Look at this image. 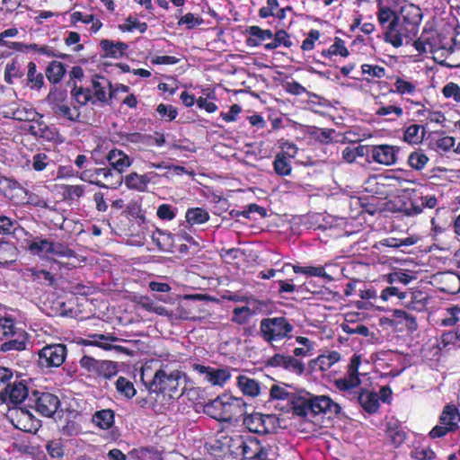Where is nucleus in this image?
<instances>
[{
	"label": "nucleus",
	"instance_id": "2f4dec72",
	"mask_svg": "<svg viewBox=\"0 0 460 460\" xmlns=\"http://www.w3.org/2000/svg\"><path fill=\"white\" fill-rule=\"evenodd\" d=\"M27 84L31 89H40L44 85V76L42 73H37V66L34 62L28 64Z\"/></svg>",
	"mask_w": 460,
	"mask_h": 460
},
{
	"label": "nucleus",
	"instance_id": "cd10ccee",
	"mask_svg": "<svg viewBox=\"0 0 460 460\" xmlns=\"http://www.w3.org/2000/svg\"><path fill=\"white\" fill-rule=\"evenodd\" d=\"M93 421L101 429H108L114 423V412L110 409L98 411L93 414Z\"/></svg>",
	"mask_w": 460,
	"mask_h": 460
},
{
	"label": "nucleus",
	"instance_id": "f3484780",
	"mask_svg": "<svg viewBox=\"0 0 460 460\" xmlns=\"http://www.w3.org/2000/svg\"><path fill=\"white\" fill-rule=\"evenodd\" d=\"M106 158L111 168L116 171L115 173H119V175H121L126 168L129 167L132 163L129 156L119 149L111 150Z\"/></svg>",
	"mask_w": 460,
	"mask_h": 460
},
{
	"label": "nucleus",
	"instance_id": "a878e982",
	"mask_svg": "<svg viewBox=\"0 0 460 460\" xmlns=\"http://www.w3.org/2000/svg\"><path fill=\"white\" fill-rule=\"evenodd\" d=\"M100 44L106 57L115 58L121 57L128 49L127 44L123 42L113 43V41L110 40H102Z\"/></svg>",
	"mask_w": 460,
	"mask_h": 460
},
{
	"label": "nucleus",
	"instance_id": "6e6552de",
	"mask_svg": "<svg viewBox=\"0 0 460 460\" xmlns=\"http://www.w3.org/2000/svg\"><path fill=\"white\" fill-rule=\"evenodd\" d=\"M244 406L242 398L224 396L220 420L226 422L236 420L244 414Z\"/></svg>",
	"mask_w": 460,
	"mask_h": 460
},
{
	"label": "nucleus",
	"instance_id": "338daca9",
	"mask_svg": "<svg viewBox=\"0 0 460 460\" xmlns=\"http://www.w3.org/2000/svg\"><path fill=\"white\" fill-rule=\"evenodd\" d=\"M156 215L162 220H172L175 217L174 210L172 206L168 204L160 205L157 208Z\"/></svg>",
	"mask_w": 460,
	"mask_h": 460
},
{
	"label": "nucleus",
	"instance_id": "13d9d810",
	"mask_svg": "<svg viewBox=\"0 0 460 460\" xmlns=\"http://www.w3.org/2000/svg\"><path fill=\"white\" fill-rule=\"evenodd\" d=\"M80 179L84 181H88L92 184H95L101 188H108L107 184L102 181V180L97 179L96 174L94 173V169L84 170L80 173Z\"/></svg>",
	"mask_w": 460,
	"mask_h": 460
},
{
	"label": "nucleus",
	"instance_id": "0eeeda50",
	"mask_svg": "<svg viewBox=\"0 0 460 460\" xmlns=\"http://www.w3.org/2000/svg\"><path fill=\"white\" fill-rule=\"evenodd\" d=\"M244 426L253 433L268 434L275 428V418L272 415H264L255 412L243 418Z\"/></svg>",
	"mask_w": 460,
	"mask_h": 460
},
{
	"label": "nucleus",
	"instance_id": "0e129e2a",
	"mask_svg": "<svg viewBox=\"0 0 460 460\" xmlns=\"http://www.w3.org/2000/svg\"><path fill=\"white\" fill-rule=\"evenodd\" d=\"M101 360H97L90 356H84L79 363L80 366L86 369L89 372L96 373L98 369V366L100 365Z\"/></svg>",
	"mask_w": 460,
	"mask_h": 460
},
{
	"label": "nucleus",
	"instance_id": "69168bd1",
	"mask_svg": "<svg viewBox=\"0 0 460 460\" xmlns=\"http://www.w3.org/2000/svg\"><path fill=\"white\" fill-rule=\"evenodd\" d=\"M203 20L201 18L195 16L191 13H188L179 20L178 24H185L187 26V29H192L196 25L201 24Z\"/></svg>",
	"mask_w": 460,
	"mask_h": 460
},
{
	"label": "nucleus",
	"instance_id": "b1692460",
	"mask_svg": "<svg viewBox=\"0 0 460 460\" xmlns=\"http://www.w3.org/2000/svg\"><path fill=\"white\" fill-rule=\"evenodd\" d=\"M66 66L58 61L50 62L46 68V76L52 84H58L66 75Z\"/></svg>",
	"mask_w": 460,
	"mask_h": 460
},
{
	"label": "nucleus",
	"instance_id": "1a4fd4ad",
	"mask_svg": "<svg viewBox=\"0 0 460 460\" xmlns=\"http://www.w3.org/2000/svg\"><path fill=\"white\" fill-rule=\"evenodd\" d=\"M27 402L9 411V417L13 426L21 430L30 431L33 426L34 416L31 414Z\"/></svg>",
	"mask_w": 460,
	"mask_h": 460
},
{
	"label": "nucleus",
	"instance_id": "6ab92c4d",
	"mask_svg": "<svg viewBox=\"0 0 460 460\" xmlns=\"http://www.w3.org/2000/svg\"><path fill=\"white\" fill-rule=\"evenodd\" d=\"M460 421V413L458 409L453 404H447L439 417V422L442 425H447L454 431L458 428Z\"/></svg>",
	"mask_w": 460,
	"mask_h": 460
},
{
	"label": "nucleus",
	"instance_id": "412c9836",
	"mask_svg": "<svg viewBox=\"0 0 460 460\" xmlns=\"http://www.w3.org/2000/svg\"><path fill=\"white\" fill-rule=\"evenodd\" d=\"M357 400L361 407L368 413H374L379 407L378 395L375 392L362 391Z\"/></svg>",
	"mask_w": 460,
	"mask_h": 460
},
{
	"label": "nucleus",
	"instance_id": "72a5a7b5",
	"mask_svg": "<svg viewBox=\"0 0 460 460\" xmlns=\"http://www.w3.org/2000/svg\"><path fill=\"white\" fill-rule=\"evenodd\" d=\"M425 128L420 125L413 124L409 126L403 136V140L410 144H419L422 141Z\"/></svg>",
	"mask_w": 460,
	"mask_h": 460
},
{
	"label": "nucleus",
	"instance_id": "79ce46f5",
	"mask_svg": "<svg viewBox=\"0 0 460 460\" xmlns=\"http://www.w3.org/2000/svg\"><path fill=\"white\" fill-rule=\"evenodd\" d=\"M222 402L223 397H217L214 401L208 402L204 406V411L210 417L220 420L222 418Z\"/></svg>",
	"mask_w": 460,
	"mask_h": 460
},
{
	"label": "nucleus",
	"instance_id": "bb28decb",
	"mask_svg": "<svg viewBox=\"0 0 460 460\" xmlns=\"http://www.w3.org/2000/svg\"><path fill=\"white\" fill-rule=\"evenodd\" d=\"M311 398L310 394L306 396H300L292 400V410L293 412L301 417H307L311 414Z\"/></svg>",
	"mask_w": 460,
	"mask_h": 460
},
{
	"label": "nucleus",
	"instance_id": "052dcab7",
	"mask_svg": "<svg viewBox=\"0 0 460 460\" xmlns=\"http://www.w3.org/2000/svg\"><path fill=\"white\" fill-rule=\"evenodd\" d=\"M394 86V92L400 94L412 93L416 89V86L412 83L405 81L400 77L396 79Z\"/></svg>",
	"mask_w": 460,
	"mask_h": 460
},
{
	"label": "nucleus",
	"instance_id": "20e7f679",
	"mask_svg": "<svg viewBox=\"0 0 460 460\" xmlns=\"http://www.w3.org/2000/svg\"><path fill=\"white\" fill-rule=\"evenodd\" d=\"M66 346L61 343H55L44 346L38 352V363L42 368L58 367L66 358Z\"/></svg>",
	"mask_w": 460,
	"mask_h": 460
},
{
	"label": "nucleus",
	"instance_id": "37998d69",
	"mask_svg": "<svg viewBox=\"0 0 460 460\" xmlns=\"http://www.w3.org/2000/svg\"><path fill=\"white\" fill-rule=\"evenodd\" d=\"M16 255V248L9 242L0 243V263L13 261Z\"/></svg>",
	"mask_w": 460,
	"mask_h": 460
},
{
	"label": "nucleus",
	"instance_id": "3c124183",
	"mask_svg": "<svg viewBox=\"0 0 460 460\" xmlns=\"http://www.w3.org/2000/svg\"><path fill=\"white\" fill-rule=\"evenodd\" d=\"M233 314L232 321L239 324L247 323L252 315V310L247 306L236 307L234 309Z\"/></svg>",
	"mask_w": 460,
	"mask_h": 460
},
{
	"label": "nucleus",
	"instance_id": "e433bc0d",
	"mask_svg": "<svg viewBox=\"0 0 460 460\" xmlns=\"http://www.w3.org/2000/svg\"><path fill=\"white\" fill-rule=\"evenodd\" d=\"M259 444L260 441L254 437H249L246 439L243 438L240 457L242 456L243 460H251Z\"/></svg>",
	"mask_w": 460,
	"mask_h": 460
},
{
	"label": "nucleus",
	"instance_id": "393cba45",
	"mask_svg": "<svg viewBox=\"0 0 460 460\" xmlns=\"http://www.w3.org/2000/svg\"><path fill=\"white\" fill-rule=\"evenodd\" d=\"M248 32L252 36L247 40V43L250 46H258L262 41L270 40L273 38V33L270 30H262L259 26H251L248 29Z\"/></svg>",
	"mask_w": 460,
	"mask_h": 460
},
{
	"label": "nucleus",
	"instance_id": "e2e57ef3",
	"mask_svg": "<svg viewBox=\"0 0 460 460\" xmlns=\"http://www.w3.org/2000/svg\"><path fill=\"white\" fill-rule=\"evenodd\" d=\"M328 53L331 55H341V57H347L349 55L344 41L338 38H336L334 43L330 47Z\"/></svg>",
	"mask_w": 460,
	"mask_h": 460
},
{
	"label": "nucleus",
	"instance_id": "2eb2a0df",
	"mask_svg": "<svg viewBox=\"0 0 460 460\" xmlns=\"http://www.w3.org/2000/svg\"><path fill=\"white\" fill-rule=\"evenodd\" d=\"M195 369L204 376V379L213 385H222L230 378V373L223 368H211L202 365H197Z\"/></svg>",
	"mask_w": 460,
	"mask_h": 460
},
{
	"label": "nucleus",
	"instance_id": "680f3d73",
	"mask_svg": "<svg viewBox=\"0 0 460 460\" xmlns=\"http://www.w3.org/2000/svg\"><path fill=\"white\" fill-rule=\"evenodd\" d=\"M29 271L31 272V276L35 280L43 279L44 281L48 282V285H49V286H53L55 283L54 276L47 270H37L34 269H30Z\"/></svg>",
	"mask_w": 460,
	"mask_h": 460
},
{
	"label": "nucleus",
	"instance_id": "49530a36",
	"mask_svg": "<svg viewBox=\"0 0 460 460\" xmlns=\"http://www.w3.org/2000/svg\"><path fill=\"white\" fill-rule=\"evenodd\" d=\"M429 161L428 156L421 152H412L408 158V163L415 170H421Z\"/></svg>",
	"mask_w": 460,
	"mask_h": 460
},
{
	"label": "nucleus",
	"instance_id": "f8f14e48",
	"mask_svg": "<svg viewBox=\"0 0 460 460\" xmlns=\"http://www.w3.org/2000/svg\"><path fill=\"white\" fill-rule=\"evenodd\" d=\"M310 398L312 402L311 414L314 416L320 413L339 414L341 411L340 404L334 402L328 396H314L310 394Z\"/></svg>",
	"mask_w": 460,
	"mask_h": 460
},
{
	"label": "nucleus",
	"instance_id": "aec40b11",
	"mask_svg": "<svg viewBox=\"0 0 460 460\" xmlns=\"http://www.w3.org/2000/svg\"><path fill=\"white\" fill-rule=\"evenodd\" d=\"M94 173L97 176V179L104 181L105 184H107L108 188H117L120 186L123 182L122 175L119 173H115L111 169L103 167V168H94Z\"/></svg>",
	"mask_w": 460,
	"mask_h": 460
},
{
	"label": "nucleus",
	"instance_id": "4c0bfd02",
	"mask_svg": "<svg viewBox=\"0 0 460 460\" xmlns=\"http://www.w3.org/2000/svg\"><path fill=\"white\" fill-rule=\"evenodd\" d=\"M71 95L80 105H86L89 102L95 103L92 95V90L89 88L77 87L75 85L71 90Z\"/></svg>",
	"mask_w": 460,
	"mask_h": 460
},
{
	"label": "nucleus",
	"instance_id": "7ed1b4c3",
	"mask_svg": "<svg viewBox=\"0 0 460 460\" xmlns=\"http://www.w3.org/2000/svg\"><path fill=\"white\" fill-rule=\"evenodd\" d=\"M27 405L35 409L37 412L45 417H52L60 405L58 397L53 394L32 391L28 397Z\"/></svg>",
	"mask_w": 460,
	"mask_h": 460
},
{
	"label": "nucleus",
	"instance_id": "58836bf2",
	"mask_svg": "<svg viewBox=\"0 0 460 460\" xmlns=\"http://www.w3.org/2000/svg\"><path fill=\"white\" fill-rule=\"evenodd\" d=\"M17 332L13 319L0 317V340L10 339Z\"/></svg>",
	"mask_w": 460,
	"mask_h": 460
},
{
	"label": "nucleus",
	"instance_id": "6e6d98bb",
	"mask_svg": "<svg viewBox=\"0 0 460 460\" xmlns=\"http://www.w3.org/2000/svg\"><path fill=\"white\" fill-rule=\"evenodd\" d=\"M22 76V73L18 69L15 61L6 64L4 69V80L6 83L13 84V77L21 78Z\"/></svg>",
	"mask_w": 460,
	"mask_h": 460
},
{
	"label": "nucleus",
	"instance_id": "ddd939ff",
	"mask_svg": "<svg viewBox=\"0 0 460 460\" xmlns=\"http://www.w3.org/2000/svg\"><path fill=\"white\" fill-rule=\"evenodd\" d=\"M89 339L90 340L84 341V344L98 346L105 350L114 349L119 352H124L128 354V349L122 346L112 344L113 342L119 341V339L111 334H92L89 336Z\"/></svg>",
	"mask_w": 460,
	"mask_h": 460
},
{
	"label": "nucleus",
	"instance_id": "8fccbe9b",
	"mask_svg": "<svg viewBox=\"0 0 460 460\" xmlns=\"http://www.w3.org/2000/svg\"><path fill=\"white\" fill-rule=\"evenodd\" d=\"M38 113L31 109L17 108L12 111V118L20 121L33 120Z\"/></svg>",
	"mask_w": 460,
	"mask_h": 460
},
{
	"label": "nucleus",
	"instance_id": "423d86ee",
	"mask_svg": "<svg viewBox=\"0 0 460 460\" xmlns=\"http://www.w3.org/2000/svg\"><path fill=\"white\" fill-rule=\"evenodd\" d=\"M415 36L416 34L410 31L407 26H404L401 18L398 17L394 23L386 25L385 40L394 47L399 48L403 44L404 40L406 43H409Z\"/></svg>",
	"mask_w": 460,
	"mask_h": 460
},
{
	"label": "nucleus",
	"instance_id": "603ef678",
	"mask_svg": "<svg viewBox=\"0 0 460 460\" xmlns=\"http://www.w3.org/2000/svg\"><path fill=\"white\" fill-rule=\"evenodd\" d=\"M341 329L344 332L348 334H359L364 337H367L369 335V330L366 325L363 324H354V323H342Z\"/></svg>",
	"mask_w": 460,
	"mask_h": 460
},
{
	"label": "nucleus",
	"instance_id": "4d7b16f0",
	"mask_svg": "<svg viewBox=\"0 0 460 460\" xmlns=\"http://www.w3.org/2000/svg\"><path fill=\"white\" fill-rule=\"evenodd\" d=\"M50 163V159L45 153H39L32 157V168L37 172H41Z\"/></svg>",
	"mask_w": 460,
	"mask_h": 460
},
{
	"label": "nucleus",
	"instance_id": "774afa93",
	"mask_svg": "<svg viewBox=\"0 0 460 460\" xmlns=\"http://www.w3.org/2000/svg\"><path fill=\"white\" fill-rule=\"evenodd\" d=\"M46 448L51 457L58 458L64 456V448L58 441H49Z\"/></svg>",
	"mask_w": 460,
	"mask_h": 460
},
{
	"label": "nucleus",
	"instance_id": "a211bd4d",
	"mask_svg": "<svg viewBox=\"0 0 460 460\" xmlns=\"http://www.w3.org/2000/svg\"><path fill=\"white\" fill-rule=\"evenodd\" d=\"M47 101L51 105L52 111L56 115L65 117L72 122L78 120L80 113L78 112L76 116H74L70 107L56 98L55 92H49L47 96Z\"/></svg>",
	"mask_w": 460,
	"mask_h": 460
},
{
	"label": "nucleus",
	"instance_id": "473e14b6",
	"mask_svg": "<svg viewBox=\"0 0 460 460\" xmlns=\"http://www.w3.org/2000/svg\"><path fill=\"white\" fill-rule=\"evenodd\" d=\"M117 392L126 399H131L135 396L137 391L134 384L124 376H119L115 382Z\"/></svg>",
	"mask_w": 460,
	"mask_h": 460
},
{
	"label": "nucleus",
	"instance_id": "ea45409f",
	"mask_svg": "<svg viewBox=\"0 0 460 460\" xmlns=\"http://www.w3.org/2000/svg\"><path fill=\"white\" fill-rule=\"evenodd\" d=\"M49 254L61 258H75L76 256L75 251L69 249L67 245L55 242H51Z\"/></svg>",
	"mask_w": 460,
	"mask_h": 460
},
{
	"label": "nucleus",
	"instance_id": "bf43d9fd",
	"mask_svg": "<svg viewBox=\"0 0 460 460\" xmlns=\"http://www.w3.org/2000/svg\"><path fill=\"white\" fill-rule=\"evenodd\" d=\"M362 73L371 77L382 78L385 75V69L383 66L364 64L361 66Z\"/></svg>",
	"mask_w": 460,
	"mask_h": 460
},
{
	"label": "nucleus",
	"instance_id": "f03ea898",
	"mask_svg": "<svg viewBox=\"0 0 460 460\" xmlns=\"http://www.w3.org/2000/svg\"><path fill=\"white\" fill-rule=\"evenodd\" d=\"M293 331L292 323L283 316L264 318L260 323L261 336L270 344L290 339Z\"/></svg>",
	"mask_w": 460,
	"mask_h": 460
},
{
	"label": "nucleus",
	"instance_id": "09e8293b",
	"mask_svg": "<svg viewBox=\"0 0 460 460\" xmlns=\"http://www.w3.org/2000/svg\"><path fill=\"white\" fill-rule=\"evenodd\" d=\"M119 29L124 31L138 30L141 33H143L146 31L147 24L146 22H140L137 19L129 16L126 19L125 23L119 25Z\"/></svg>",
	"mask_w": 460,
	"mask_h": 460
},
{
	"label": "nucleus",
	"instance_id": "f704fd0d",
	"mask_svg": "<svg viewBox=\"0 0 460 460\" xmlns=\"http://www.w3.org/2000/svg\"><path fill=\"white\" fill-rule=\"evenodd\" d=\"M185 217L189 224L199 225L206 223L209 219V215L204 208H193L187 210Z\"/></svg>",
	"mask_w": 460,
	"mask_h": 460
},
{
	"label": "nucleus",
	"instance_id": "4468645a",
	"mask_svg": "<svg viewBox=\"0 0 460 460\" xmlns=\"http://www.w3.org/2000/svg\"><path fill=\"white\" fill-rule=\"evenodd\" d=\"M30 395L27 386L24 385L23 381L20 380L17 376L16 380L13 379L11 387L7 390L5 402L9 401L13 404H25L28 402V397H30Z\"/></svg>",
	"mask_w": 460,
	"mask_h": 460
},
{
	"label": "nucleus",
	"instance_id": "5701e85b",
	"mask_svg": "<svg viewBox=\"0 0 460 460\" xmlns=\"http://www.w3.org/2000/svg\"><path fill=\"white\" fill-rule=\"evenodd\" d=\"M12 369L0 367V404L5 402L7 390L11 387L16 377Z\"/></svg>",
	"mask_w": 460,
	"mask_h": 460
},
{
	"label": "nucleus",
	"instance_id": "864d4df0",
	"mask_svg": "<svg viewBox=\"0 0 460 460\" xmlns=\"http://www.w3.org/2000/svg\"><path fill=\"white\" fill-rule=\"evenodd\" d=\"M285 363H283V367L298 375H301L305 370L304 364L293 358L292 356H285Z\"/></svg>",
	"mask_w": 460,
	"mask_h": 460
},
{
	"label": "nucleus",
	"instance_id": "a19ab883",
	"mask_svg": "<svg viewBox=\"0 0 460 460\" xmlns=\"http://www.w3.org/2000/svg\"><path fill=\"white\" fill-rule=\"evenodd\" d=\"M118 372V365L116 362L110 360H101L96 374L106 379H111Z\"/></svg>",
	"mask_w": 460,
	"mask_h": 460
},
{
	"label": "nucleus",
	"instance_id": "9d476101",
	"mask_svg": "<svg viewBox=\"0 0 460 460\" xmlns=\"http://www.w3.org/2000/svg\"><path fill=\"white\" fill-rule=\"evenodd\" d=\"M92 95L93 100L108 103L113 96L111 83L104 76L95 75L92 78Z\"/></svg>",
	"mask_w": 460,
	"mask_h": 460
},
{
	"label": "nucleus",
	"instance_id": "c9c22d12",
	"mask_svg": "<svg viewBox=\"0 0 460 460\" xmlns=\"http://www.w3.org/2000/svg\"><path fill=\"white\" fill-rule=\"evenodd\" d=\"M124 181L129 189L144 190L148 183V179L146 175H139L137 172H131L125 177Z\"/></svg>",
	"mask_w": 460,
	"mask_h": 460
},
{
	"label": "nucleus",
	"instance_id": "5fc2aeb1",
	"mask_svg": "<svg viewBox=\"0 0 460 460\" xmlns=\"http://www.w3.org/2000/svg\"><path fill=\"white\" fill-rule=\"evenodd\" d=\"M442 93L445 98L460 102V86L458 84L452 82L447 84L442 89Z\"/></svg>",
	"mask_w": 460,
	"mask_h": 460
},
{
	"label": "nucleus",
	"instance_id": "4be33fe9",
	"mask_svg": "<svg viewBox=\"0 0 460 460\" xmlns=\"http://www.w3.org/2000/svg\"><path fill=\"white\" fill-rule=\"evenodd\" d=\"M237 385L244 395L256 397L260 394V385L255 379L241 375L237 377Z\"/></svg>",
	"mask_w": 460,
	"mask_h": 460
},
{
	"label": "nucleus",
	"instance_id": "9b49d317",
	"mask_svg": "<svg viewBox=\"0 0 460 460\" xmlns=\"http://www.w3.org/2000/svg\"><path fill=\"white\" fill-rule=\"evenodd\" d=\"M398 15L404 23V26H407L410 31L417 34L422 19L420 8L413 4H406L401 8L400 14Z\"/></svg>",
	"mask_w": 460,
	"mask_h": 460
},
{
	"label": "nucleus",
	"instance_id": "39448f33",
	"mask_svg": "<svg viewBox=\"0 0 460 460\" xmlns=\"http://www.w3.org/2000/svg\"><path fill=\"white\" fill-rule=\"evenodd\" d=\"M243 444V436H220L211 446L214 452L218 453L219 456L238 459L241 454V446Z\"/></svg>",
	"mask_w": 460,
	"mask_h": 460
},
{
	"label": "nucleus",
	"instance_id": "de8ad7c7",
	"mask_svg": "<svg viewBox=\"0 0 460 460\" xmlns=\"http://www.w3.org/2000/svg\"><path fill=\"white\" fill-rule=\"evenodd\" d=\"M399 15L389 7H381L378 12V22L385 26L391 25L395 22Z\"/></svg>",
	"mask_w": 460,
	"mask_h": 460
},
{
	"label": "nucleus",
	"instance_id": "a18cd8bd",
	"mask_svg": "<svg viewBox=\"0 0 460 460\" xmlns=\"http://www.w3.org/2000/svg\"><path fill=\"white\" fill-rule=\"evenodd\" d=\"M51 242L47 239L36 238L29 245V250L34 254H49Z\"/></svg>",
	"mask_w": 460,
	"mask_h": 460
},
{
	"label": "nucleus",
	"instance_id": "c756f323",
	"mask_svg": "<svg viewBox=\"0 0 460 460\" xmlns=\"http://www.w3.org/2000/svg\"><path fill=\"white\" fill-rule=\"evenodd\" d=\"M14 339H7L5 342H4L1 347L0 350L3 352L15 350V351H21L25 349L26 342H25V336L22 332H18L15 335Z\"/></svg>",
	"mask_w": 460,
	"mask_h": 460
},
{
	"label": "nucleus",
	"instance_id": "7c9ffc66",
	"mask_svg": "<svg viewBox=\"0 0 460 460\" xmlns=\"http://www.w3.org/2000/svg\"><path fill=\"white\" fill-rule=\"evenodd\" d=\"M289 157L286 154L279 153L274 159L273 166L275 172L279 176H287L291 173L292 166Z\"/></svg>",
	"mask_w": 460,
	"mask_h": 460
},
{
	"label": "nucleus",
	"instance_id": "f257e3e1",
	"mask_svg": "<svg viewBox=\"0 0 460 460\" xmlns=\"http://www.w3.org/2000/svg\"><path fill=\"white\" fill-rule=\"evenodd\" d=\"M183 374L179 370L168 371L165 368L158 369L153 379L146 385L149 392L155 394H168L172 398L180 397L183 394L185 385L181 388Z\"/></svg>",
	"mask_w": 460,
	"mask_h": 460
},
{
	"label": "nucleus",
	"instance_id": "c03bdc74",
	"mask_svg": "<svg viewBox=\"0 0 460 460\" xmlns=\"http://www.w3.org/2000/svg\"><path fill=\"white\" fill-rule=\"evenodd\" d=\"M276 453L271 447L263 446L260 442L257 450L252 456L251 460H275Z\"/></svg>",
	"mask_w": 460,
	"mask_h": 460
},
{
	"label": "nucleus",
	"instance_id": "c85d7f7f",
	"mask_svg": "<svg viewBox=\"0 0 460 460\" xmlns=\"http://www.w3.org/2000/svg\"><path fill=\"white\" fill-rule=\"evenodd\" d=\"M359 375L354 374L353 375L349 372H347V375L343 378H340L335 380V386L341 390V391H346L349 392L359 386L361 384L360 378L358 376Z\"/></svg>",
	"mask_w": 460,
	"mask_h": 460
},
{
	"label": "nucleus",
	"instance_id": "dca6fc26",
	"mask_svg": "<svg viewBox=\"0 0 460 460\" xmlns=\"http://www.w3.org/2000/svg\"><path fill=\"white\" fill-rule=\"evenodd\" d=\"M371 157L380 164L391 165L396 162V151L389 145L376 146L372 148Z\"/></svg>",
	"mask_w": 460,
	"mask_h": 460
}]
</instances>
